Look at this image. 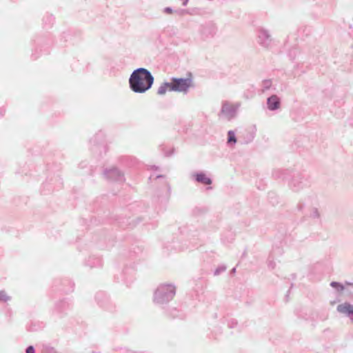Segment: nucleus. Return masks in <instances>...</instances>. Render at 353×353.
<instances>
[{
    "instance_id": "9b49d317",
    "label": "nucleus",
    "mask_w": 353,
    "mask_h": 353,
    "mask_svg": "<svg viewBox=\"0 0 353 353\" xmlns=\"http://www.w3.org/2000/svg\"><path fill=\"white\" fill-rule=\"evenodd\" d=\"M168 13H171L172 12V10L170 8H166L165 10Z\"/></svg>"
},
{
    "instance_id": "20e7f679",
    "label": "nucleus",
    "mask_w": 353,
    "mask_h": 353,
    "mask_svg": "<svg viewBox=\"0 0 353 353\" xmlns=\"http://www.w3.org/2000/svg\"><path fill=\"white\" fill-rule=\"evenodd\" d=\"M268 108L270 110H275L279 107V98L273 95L268 99Z\"/></svg>"
},
{
    "instance_id": "f257e3e1",
    "label": "nucleus",
    "mask_w": 353,
    "mask_h": 353,
    "mask_svg": "<svg viewBox=\"0 0 353 353\" xmlns=\"http://www.w3.org/2000/svg\"><path fill=\"white\" fill-rule=\"evenodd\" d=\"M154 78L145 68L134 70L130 76L129 83L131 89L135 92L142 93L150 88Z\"/></svg>"
},
{
    "instance_id": "7ed1b4c3",
    "label": "nucleus",
    "mask_w": 353,
    "mask_h": 353,
    "mask_svg": "<svg viewBox=\"0 0 353 353\" xmlns=\"http://www.w3.org/2000/svg\"><path fill=\"white\" fill-rule=\"evenodd\" d=\"M337 310L338 312L347 315H353V305L348 303L340 304L337 306Z\"/></svg>"
},
{
    "instance_id": "9d476101",
    "label": "nucleus",
    "mask_w": 353,
    "mask_h": 353,
    "mask_svg": "<svg viewBox=\"0 0 353 353\" xmlns=\"http://www.w3.org/2000/svg\"><path fill=\"white\" fill-rule=\"evenodd\" d=\"M26 353H34V350L32 346H29L26 350Z\"/></svg>"
},
{
    "instance_id": "f03ea898",
    "label": "nucleus",
    "mask_w": 353,
    "mask_h": 353,
    "mask_svg": "<svg viewBox=\"0 0 353 353\" xmlns=\"http://www.w3.org/2000/svg\"><path fill=\"white\" fill-rule=\"evenodd\" d=\"M193 86L192 75L187 78H172L170 82L163 83L158 89L159 94H164L167 91L186 93Z\"/></svg>"
},
{
    "instance_id": "1a4fd4ad",
    "label": "nucleus",
    "mask_w": 353,
    "mask_h": 353,
    "mask_svg": "<svg viewBox=\"0 0 353 353\" xmlns=\"http://www.w3.org/2000/svg\"><path fill=\"white\" fill-rule=\"evenodd\" d=\"M331 285H332V287H334V288H339V289H340V290H343V285H341L340 283H336V282H332V283H331Z\"/></svg>"
},
{
    "instance_id": "423d86ee",
    "label": "nucleus",
    "mask_w": 353,
    "mask_h": 353,
    "mask_svg": "<svg viewBox=\"0 0 353 353\" xmlns=\"http://www.w3.org/2000/svg\"><path fill=\"white\" fill-rule=\"evenodd\" d=\"M196 179L197 181L202 183L205 185H210L212 183L211 179L203 173L196 174Z\"/></svg>"
},
{
    "instance_id": "39448f33",
    "label": "nucleus",
    "mask_w": 353,
    "mask_h": 353,
    "mask_svg": "<svg viewBox=\"0 0 353 353\" xmlns=\"http://www.w3.org/2000/svg\"><path fill=\"white\" fill-rule=\"evenodd\" d=\"M236 107L234 105L230 104L229 103H225L223 104L222 108V112L223 113L228 114H233L236 111Z\"/></svg>"
},
{
    "instance_id": "f8f14e48",
    "label": "nucleus",
    "mask_w": 353,
    "mask_h": 353,
    "mask_svg": "<svg viewBox=\"0 0 353 353\" xmlns=\"http://www.w3.org/2000/svg\"><path fill=\"white\" fill-rule=\"evenodd\" d=\"M188 0H184L183 5H185L188 3Z\"/></svg>"
},
{
    "instance_id": "6e6552de",
    "label": "nucleus",
    "mask_w": 353,
    "mask_h": 353,
    "mask_svg": "<svg viewBox=\"0 0 353 353\" xmlns=\"http://www.w3.org/2000/svg\"><path fill=\"white\" fill-rule=\"evenodd\" d=\"M0 300L3 301H7L9 300V296L5 292H0Z\"/></svg>"
},
{
    "instance_id": "0eeeda50",
    "label": "nucleus",
    "mask_w": 353,
    "mask_h": 353,
    "mask_svg": "<svg viewBox=\"0 0 353 353\" xmlns=\"http://www.w3.org/2000/svg\"><path fill=\"white\" fill-rule=\"evenodd\" d=\"M228 135V143H230V142L236 143V138L234 136V133L232 131H229Z\"/></svg>"
}]
</instances>
